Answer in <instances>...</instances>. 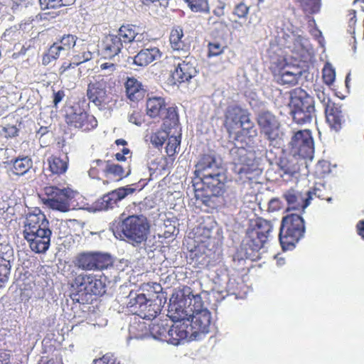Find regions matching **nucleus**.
Wrapping results in <instances>:
<instances>
[{"label": "nucleus", "instance_id": "35", "mask_svg": "<svg viewBox=\"0 0 364 364\" xmlns=\"http://www.w3.org/2000/svg\"><path fill=\"white\" fill-rule=\"evenodd\" d=\"M103 176L105 178L114 181H118L126 176L122 166L112 164L109 161H105Z\"/></svg>", "mask_w": 364, "mask_h": 364}, {"label": "nucleus", "instance_id": "22", "mask_svg": "<svg viewBox=\"0 0 364 364\" xmlns=\"http://www.w3.org/2000/svg\"><path fill=\"white\" fill-rule=\"evenodd\" d=\"M309 197L304 198V196L299 191H297L293 188L287 191L283 197L286 200L287 203V210H301L309 205V200L311 199L310 192H308Z\"/></svg>", "mask_w": 364, "mask_h": 364}, {"label": "nucleus", "instance_id": "6", "mask_svg": "<svg viewBox=\"0 0 364 364\" xmlns=\"http://www.w3.org/2000/svg\"><path fill=\"white\" fill-rule=\"evenodd\" d=\"M42 203L46 207L62 213L73 209L75 193L70 188H60L55 186H48L43 192L38 194Z\"/></svg>", "mask_w": 364, "mask_h": 364}, {"label": "nucleus", "instance_id": "37", "mask_svg": "<svg viewBox=\"0 0 364 364\" xmlns=\"http://www.w3.org/2000/svg\"><path fill=\"white\" fill-rule=\"evenodd\" d=\"M169 327L163 322L153 323L149 328L151 336L157 340L166 342L168 338Z\"/></svg>", "mask_w": 364, "mask_h": 364}, {"label": "nucleus", "instance_id": "39", "mask_svg": "<svg viewBox=\"0 0 364 364\" xmlns=\"http://www.w3.org/2000/svg\"><path fill=\"white\" fill-rule=\"evenodd\" d=\"M136 27L133 24H123L118 30L117 36L123 43H130L135 38Z\"/></svg>", "mask_w": 364, "mask_h": 364}, {"label": "nucleus", "instance_id": "8", "mask_svg": "<svg viewBox=\"0 0 364 364\" xmlns=\"http://www.w3.org/2000/svg\"><path fill=\"white\" fill-rule=\"evenodd\" d=\"M194 308L191 309L192 314L191 320L189 319L188 328L191 336L196 338L200 333H207L210 331L212 318L208 310L202 309L203 304L199 296L194 297Z\"/></svg>", "mask_w": 364, "mask_h": 364}, {"label": "nucleus", "instance_id": "32", "mask_svg": "<svg viewBox=\"0 0 364 364\" xmlns=\"http://www.w3.org/2000/svg\"><path fill=\"white\" fill-rule=\"evenodd\" d=\"M169 42L174 50L188 52L190 49V45L184 38L183 31L180 26L173 28L171 31Z\"/></svg>", "mask_w": 364, "mask_h": 364}, {"label": "nucleus", "instance_id": "38", "mask_svg": "<svg viewBox=\"0 0 364 364\" xmlns=\"http://www.w3.org/2000/svg\"><path fill=\"white\" fill-rule=\"evenodd\" d=\"M170 134V131L163 127L149 135V140L156 149H161Z\"/></svg>", "mask_w": 364, "mask_h": 364}, {"label": "nucleus", "instance_id": "41", "mask_svg": "<svg viewBox=\"0 0 364 364\" xmlns=\"http://www.w3.org/2000/svg\"><path fill=\"white\" fill-rule=\"evenodd\" d=\"M167 139L168 142L166 146V153L168 157L174 158L175 155L178 153L179 146L181 142V134L168 136Z\"/></svg>", "mask_w": 364, "mask_h": 364}, {"label": "nucleus", "instance_id": "15", "mask_svg": "<svg viewBox=\"0 0 364 364\" xmlns=\"http://www.w3.org/2000/svg\"><path fill=\"white\" fill-rule=\"evenodd\" d=\"M77 36L71 34L64 35L60 39L50 46L46 53L43 56V65H48L53 60H56L60 55L69 53L76 45Z\"/></svg>", "mask_w": 364, "mask_h": 364}, {"label": "nucleus", "instance_id": "53", "mask_svg": "<svg viewBox=\"0 0 364 364\" xmlns=\"http://www.w3.org/2000/svg\"><path fill=\"white\" fill-rule=\"evenodd\" d=\"M10 274L9 264L6 261L0 262V282H5Z\"/></svg>", "mask_w": 364, "mask_h": 364}, {"label": "nucleus", "instance_id": "21", "mask_svg": "<svg viewBox=\"0 0 364 364\" xmlns=\"http://www.w3.org/2000/svg\"><path fill=\"white\" fill-rule=\"evenodd\" d=\"M222 169L221 165L217 163L215 155L203 154L196 166L195 173L198 178L212 172L220 171Z\"/></svg>", "mask_w": 364, "mask_h": 364}, {"label": "nucleus", "instance_id": "42", "mask_svg": "<svg viewBox=\"0 0 364 364\" xmlns=\"http://www.w3.org/2000/svg\"><path fill=\"white\" fill-rule=\"evenodd\" d=\"M305 13H318L321 9V0H295Z\"/></svg>", "mask_w": 364, "mask_h": 364}, {"label": "nucleus", "instance_id": "25", "mask_svg": "<svg viewBox=\"0 0 364 364\" xmlns=\"http://www.w3.org/2000/svg\"><path fill=\"white\" fill-rule=\"evenodd\" d=\"M48 168L46 171L50 172L49 176H58L65 174L69 166V158L68 155L63 157L58 155H50L47 159Z\"/></svg>", "mask_w": 364, "mask_h": 364}, {"label": "nucleus", "instance_id": "5", "mask_svg": "<svg viewBox=\"0 0 364 364\" xmlns=\"http://www.w3.org/2000/svg\"><path fill=\"white\" fill-rule=\"evenodd\" d=\"M305 224L303 218L298 214H289L283 217L281 223L279 240L283 250H291L303 237Z\"/></svg>", "mask_w": 364, "mask_h": 364}, {"label": "nucleus", "instance_id": "43", "mask_svg": "<svg viewBox=\"0 0 364 364\" xmlns=\"http://www.w3.org/2000/svg\"><path fill=\"white\" fill-rule=\"evenodd\" d=\"M75 0H39L42 9H57L73 4Z\"/></svg>", "mask_w": 364, "mask_h": 364}, {"label": "nucleus", "instance_id": "57", "mask_svg": "<svg viewBox=\"0 0 364 364\" xmlns=\"http://www.w3.org/2000/svg\"><path fill=\"white\" fill-rule=\"evenodd\" d=\"M3 131L5 134V136L6 137H14L16 136L18 132V128L13 124H6L4 127Z\"/></svg>", "mask_w": 364, "mask_h": 364}, {"label": "nucleus", "instance_id": "20", "mask_svg": "<svg viewBox=\"0 0 364 364\" xmlns=\"http://www.w3.org/2000/svg\"><path fill=\"white\" fill-rule=\"evenodd\" d=\"M33 166V162L31 157L27 155L11 159L6 162L8 171L14 176L21 177L28 173Z\"/></svg>", "mask_w": 364, "mask_h": 364}, {"label": "nucleus", "instance_id": "10", "mask_svg": "<svg viewBox=\"0 0 364 364\" xmlns=\"http://www.w3.org/2000/svg\"><path fill=\"white\" fill-rule=\"evenodd\" d=\"M115 85L114 80L109 77H100L88 83L87 86V97L95 106L101 107L109 102V95Z\"/></svg>", "mask_w": 364, "mask_h": 364}, {"label": "nucleus", "instance_id": "51", "mask_svg": "<svg viewBox=\"0 0 364 364\" xmlns=\"http://www.w3.org/2000/svg\"><path fill=\"white\" fill-rule=\"evenodd\" d=\"M76 66L73 61H65L59 68L58 74L61 77H67L70 75V71L75 69Z\"/></svg>", "mask_w": 364, "mask_h": 364}, {"label": "nucleus", "instance_id": "45", "mask_svg": "<svg viewBox=\"0 0 364 364\" xmlns=\"http://www.w3.org/2000/svg\"><path fill=\"white\" fill-rule=\"evenodd\" d=\"M278 166L284 174L293 176L298 171L297 165L287 158L281 159Z\"/></svg>", "mask_w": 364, "mask_h": 364}, {"label": "nucleus", "instance_id": "18", "mask_svg": "<svg viewBox=\"0 0 364 364\" xmlns=\"http://www.w3.org/2000/svg\"><path fill=\"white\" fill-rule=\"evenodd\" d=\"M136 189L130 186L120 187L113 190L95 201V208L98 210H106L114 208L117 203L134 193Z\"/></svg>", "mask_w": 364, "mask_h": 364}, {"label": "nucleus", "instance_id": "3", "mask_svg": "<svg viewBox=\"0 0 364 364\" xmlns=\"http://www.w3.org/2000/svg\"><path fill=\"white\" fill-rule=\"evenodd\" d=\"M112 232L116 237L132 245L140 244L147 238L149 224L144 217L130 215L113 225Z\"/></svg>", "mask_w": 364, "mask_h": 364}, {"label": "nucleus", "instance_id": "61", "mask_svg": "<svg viewBox=\"0 0 364 364\" xmlns=\"http://www.w3.org/2000/svg\"><path fill=\"white\" fill-rule=\"evenodd\" d=\"M111 360H112L109 358V356L102 355L101 358L94 360V363L92 364H107Z\"/></svg>", "mask_w": 364, "mask_h": 364}, {"label": "nucleus", "instance_id": "54", "mask_svg": "<svg viewBox=\"0 0 364 364\" xmlns=\"http://www.w3.org/2000/svg\"><path fill=\"white\" fill-rule=\"evenodd\" d=\"M129 121L136 125L140 126L144 122V115L141 111H134L129 116Z\"/></svg>", "mask_w": 364, "mask_h": 364}, {"label": "nucleus", "instance_id": "11", "mask_svg": "<svg viewBox=\"0 0 364 364\" xmlns=\"http://www.w3.org/2000/svg\"><path fill=\"white\" fill-rule=\"evenodd\" d=\"M141 289L144 292H148V299L142 311H139V317L144 319L152 320L161 311V299L158 296V294L162 289L159 283H143Z\"/></svg>", "mask_w": 364, "mask_h": 364}, {"label": "nucleus", "instance_id": "33", "mask_svg": "<svg viewBox=\"0 0 364 364\" xmlns=\"http://www.w3.org/2000/svg\"><path fill=\"white\" fill-rule=\"evenodd\" d=\"M166 108L165 99L161 97H150L146 100V112L151 118L159 117Z\"/></svg>", "mask_w": 364, "mask_h": 364}, {"label": "nucleus", "instance_id": "27", "mask_svg": "<svg viewBox=\"0 0 364 364\" xmlns=\"http://www.w3.org/2000/svg\"><path fill=\"white\" fill-rule=\"evenodd\" d=\"M123 44L117 35H108L105 37L102 44V55L105 59H112L117 55L122 50Z\"/></svg>", "mask_w": 364, "mask_h": 364}, {"label": "nucleus", "instance_id": "36", "mask_svg": "<svg viewBox=\"0 0 364 364\" xmlns=\"http://www.w3.org/2000/svg\"><path fill=\"white\" fill-rule=\"evenodd\" d=\"M166 115L163 117L162 127L168 130L175 128L179 122L177 109L173 107L165 108Z\"/></svg>", "mask_w": 364, "mask_h": 364}, {"label": "nucleus", "instance_id": "48", "mask_svg": "<svg viewBox=\"0 0 364 364\" xmlns=\"http://www.w3.org/2000/svg\"><path fill=\"white\" fill-rule=\"evenodd\" d=\"M250 6L240 1L235 4L232 11V15L237 16L239 19H246L249 13Z\"/></svg>", "mask_w": 364, "mask_h": 364}, {"label": "nucleus", "instance_id": "58", "mask_svg": "<svg viewBox=\"0 0 364 364\" xmlns=\"http://www.w3.org/2000/svg\"><path fill=\"white\" fill-rule=\"evenodd\" d=\"M149 36L146 33H139L135 31V38L133 42L141 43V46L149 43Z\"/></svg>", "mask_w": 364, "mask_h": 364}, {"label": "nucleus", "instance_id": "62", "mask_svg": "<svg viewBox=\"0 0 364 364\" xmlns=\"http://www.w3.org/2000/svg\"><path fill=\"white\" fill-rule=\"evenodd\" d=\"M357 232L364 240V220H360L357 223Z\"/></svg>", "mask_w": 364, "mask_h": 364}, {"label": "nucleus", "instance_id": "14", "mask_svg": "<svg viewBox=\"0 0 364 364\" xmlns=\"http://www.w3.org/2000/svg\"><path fill=\"white\" fill-rule=\"evenodd\" d=\"M256 119L261 134L269 144H274L281 136L280 123L276 116L269 111H262L257 114Z\"/></svg>", "mask_w": 364, "mask_h": 364}, {"label": "nucleus", "instance_id": "64", "mask_svg": "<svg viewBox=\"0 0 364 364\" xmlns=\"http://www.w3.org/2000/svg\"><path fill=\"white\" fill-rule=\"evenodd\" d=\"M48 132V127L41 126L38 130L37 131V135H38L40 137L43 136L46 134Z\"/></svg>", "mask_w": 364, "mask_h": 364}, {"label": "nucleus", "instance_id": "46", "mask_svg": "<svg viewBox=\"0 0 364 364\" xmlns=\"http://www.w3.org/2000/svg\"><path fill=\"white\" fill-rule=\"evenodd\" d=\"M190 9L195 12L210 11V6L208 0H186Z\"/></svg>", "mask_w": 364, "mask_h": 364}, {"label": "nucleus", "instance_id": "9", "mask_svg": "<svg viewBox=\"0 0 364 364\" xmlns=\"http://www.w3.org/2000/svg\"><path fill=\"white\" fill-rule=\"evenodd\" d=\"M65 120L70 129H78L83 132L93 130L97 126L96 117L88 114L79 105H74L66 110Z\"/></svg>", "mask_w": 364, "mask_h": 364}, {"label": "nucleus", "instance_id": "63", "mask_svg": "<svg viewBox=\"0 0 364 364\" xmlns=\"http://www.w3.org/2000/svg\"><path fill=\"white\" fill-rule=\"evenodd\" d=\"M104 355L109 356V358L112 359L110 362H108L107 364H121L120 362L117 360V357L112 353H107Z\"/></svg>", "mask_w": 364, "mask_h": 364}, {"label": "nucleus", "instance_id": "49", "mask_svg": "<svg viewBox=\"0 0 364 364\" xmlns=\"http://www.w3.org/2000/svg\"><path fill=\"white\" fill-rule=\"evenodd\" d=\"M323 79L328 85H331L336 79V71L332 66L327 64L323 69Z\"/></svg>", "mask_w": 364, "mask_h": 364}, {"label": "nucleus", "instance_id": "50", "mask_svg": "<svg viewBox=\"0 0 364 364\" xmlns=\"http://www.w3.org/2000/svg\"><path fill=\"white\" fill-rule=\"evenodd\" d=\"M92 58V53L88 51L87 48H84L82 51L79 54H75L73 57L74 65L76 67L78 65L90 60Z\"/></svg>", "mask_w": 364, "mask_h": 364}, {"label": "nucleus", "instance_id": "52", "mask_svg": "<svg viewBox=\"0 0 364 364\" xmlns=\"http://www.w3.org/2000/svg\"><path fill=\"white\" fill-rule=\"evenodd\" d=\"M208 47L209 57L218 56L224 52V48L220 43H209Z\"/></svg>", "mask_w": 364, "mask_h": 364}, {"label": "nucleus", "instance_id": "7", "mask_svg": "<svg viewBox=\"0 0 364 364\" xmlns=\"http://www.w3.org/2000/svg\"><path fill=\"white\" fill-rule=\"evenodd\" d=\"M272 229V223L262 218L251 220L246 231V246L252 251H259L267 242Z\"/></svg>", "mask_w": 364, "mask_h": 364}, {"label": "nucleus", "instance_id": "29", "mask_svg": "<svg viewBox=\"0 0 364 364\" xmlns=\"http://www.w3.org/2000/svg\"><path fill=\"white\" fill-rule=\"evenodd\" d=\"M127 97L132 102H139L145 96L146 90L136 78L127 77L124 82Z\"/></svg>", "mask_w": 364, "mask_h": 364}, {"label": "nucleus", "instance_id": "60", "mask_svg": "<svg viewBox=\"0 0 364 364\" xmlns=\"http://www.w3.org/2000/svg\"><path fill=\"white\" fill-rule=\"evenodd\" d=\"M65 91L63 90H58L56 92L53 93V103L55 106H57L58 103H60L63 99L65 97Z\"/></svg>", "mask_w": 364, "mask_h": 364}, {"label": "nucleus", "instance_id": "40", "mask_svg": "<svg viewBox=\"0 0 364 364\" xmlns=\"http://www.w3.org/2000/svg\"><path fill=\"white\" fill-rule=\"evenodd\" d=\"M255 168L253 165L244 164L241 165H236L235 167V171L238 175L240 180L244 182L248 181H250L254 178Z\"/></svg>", "mask_w": 364, "mask_h": 364}, {"label": "nucleus", "instance_id": "24", "mask_svg": "<svg viewBox=\"0 0 364 364\" xmlns=\"http://www.w3.org/2000/svg\"><path fill=\"white\" fill-rule=\"evenodd\" d=\"M49 224V220L44 213H43L39 208H35L32 212L29 213L26 215L23 233L33 231L36 229L42 228L43 225L45 226Z\"/></svg>", "mask_w": 364, "mask_h": 364}, {"label": "nucleus", "instance_id": "2", "mask_svg": "<svg viewBox=\"0 0 364 364\" xmlns=\"http://www.w3.org/2000/svg\"><path fill=\"white\" fill-rule=\"evenodd\" d=\"M105 291V277L102 274L79 273L70 283V297L81 304H88L92 296H102Z\"/></svg>", "mask_w": 364, "mask_h": 364}, {"label": "nucleus", "instance_id": "19", "mask_svg": "<svg viewBox=\"0 0 364 364\" xmlns=\"http://www.w3.org/2000/svg\"><path fill=\"white\" fill-rule=\"evenodd\" d=\"M325 103V114L326 121L331 129L339 131L345 122V116L341 105L331 99L323 100Z\"/></svg>", "mask_w": 364, "mask_h": 364}, {"label": "nucleus", "instance_id": "30", "mask_svg": "<svg viewBox=\"0 0 364 364\" xmlns=\"http://www.w3.org/2000/svg\"><path fill=\"white\" fill-rule=\"evenodd\" d=\"M161 52L158 48H151L141 50L133 59L134 65L144 67L161 57Z\"/></svg>", "mask_w": 364, "mask_h": 364}, {"label": "nucleus", "instance_id": "1", "mask_svg": "<svg viewBox=\"0 0 364 364\" xmlns=\"http://www.w3.org/2000/svg\"><path fill=\"white\" fill-rule=\"evenodd\" d=\"M225 128L230 135L235 134V139L245 141L247 143L253 140L257 134L254 122L251 120L250 112L240 105L228 106L225 111Z\"/></svg>", "mask_w": 364, "mask_h": 364}, {"label": "nucleus", "instance_id": "55", "mask_svg": "<svg viewBox=\"0 0 364 364\" xmlns=\"http://www.w3.org/2000/svg\"><path fill=\"white\" fill-rule=\"evenodd\" d=\"M13 355L11 350L0 349V364H12Z\"/></svg>", "mask_w": 364, "mask_h": 364}, {"label": "nucleus", "instance_id": "16", "mask_svg": "<svg viewBox=\"0 0 364 364\" xmlns=\"http://www.w3.org/2000/svg\"><path fill=\"white\" fill-rule=\"evenodd\" d=\"M174 59L178 60L177 63H175V69L171 73V77L174 84L189 82L196 75L198 71L193 57L187 55L182 60L180 58L176 57H174Z\"/></svg>", "mask_w": 364, "mask_h": 364}, {"label": "nucleus", "instance_id": "26", "mask_svg": "<svg viewBox=\"0 0 364 364\" xmlns=\"http://www.w3.org/2000/svg\"><path fill=\"white\" fill-rule=\"evenodd\" d=\"M277 81L282 85L294 86L298 83L301 76V72L293 66H287L281 68L278 74L274 75Z\"/></svg>", "mask_w": 364, "mask_h": 364}, {"label": "nucleus", "instance_id": "23", "mask_svg": "<svg viewBox=\"0 0 364 364\" xmlns=\"http://www.w3.org/2000/svg\"><path fill=\"white\" fill-rule=\"evenodd\" d=\"M39 235L37 233L23 234L25 240L28 242L32 251L36 253H45L50 247L52 234Z\"/></svg>", "mask_w": 364, "mask_h": 364}, {"label": "nucleus", "instance_id": "56", "mask_svg": "<svg viewBox=\"0 0 364 364\" xmlns=\"http://www.w3.org/2000/svg\"><path fill=\"white\" fill-rule=\"evenodd\" d=\"M225 1L219 0L213 9V14L218 18H221L225 14Z\"/></svg>", "mask_w": 364, "mask_h": 364}, {"label": "nucleus", "instance_id": "13", "mask_svg": "<svg viewBox=\"0 0 364 364\" xmlns=\"http://www.w3.org/2000/svg\"><path fill=\"white\" fill-rule=\"evenodd\" d=\"M291 151L302 159H311L314 153V144L309 129L299 130L291 137Z\"/></svg>", "mask_w": 364, "mask_h": 364}, {"label": "nucleus", "instance_id": "12", "mask_svg": "<svg viewBox=\"0 0 364 364\" xmlns=\"http://www.w3.org/2000/svg\"><path fill=\"white\" fill-rule=\"evenodd\" d=\"M75 266L83 270H102L112 264L109 254L100 252H83L79 253L75 260Z\"/></svg>", "mask_w": 364, "mask_h": 364}, {"label": "nucleus", "instance_id": "34", "mask_svg": "<svg viewBox=\"0 0 364 364\" xmlns=\"http://www.w3.org/2000/svg\"><path fill=\"white\" fill-rule=\"evenodd\" d=\"M129 301L127 307L135 315L139 316V311H142L147 301L148 296L145 294H136L130 292L128 296Z\"/></svg>", "mask_w": 364, "mask_h": 364}, {"label": "nucleus", "instance_id": "59", "mask_svg": "<svg viewBox=\"0 0 364 364\" xmlns=\"http://www.w3.org/2000/svg\"><path fill=\"white\" fill-rule=\"evenodd\" d=\"M32 232L34 233V235L37 233L39 235H42L44 234L43 232L46 234H52V230H50L49 224L45 226L43 225L42 228L36 229L33 231L26 232L25 234H32Z\"/></svg>", "mask_w": 364, "mask_h": 364}, {"label": "nucleus", "instance_id": "4", "mask_svg": "<svg viewBox=\"0 0 364 364\" xmlns=\"http://www.w3.org/2000/svg\"><path fill=\"white\" fill-rule=\"evenodd\" d=\"M290 107L293 119L299 124L310 123L316 117L314 99L301 87L290 91Z\"/></svg>", "mask_w": 364, "mask_h": 364}, {"label": "nucleus", "instance_id": "47", "mask_svg": "<svg viewBox=\"0 0 364 364\" xmlns=\"http://www.w3.org/2000/svg\"><path fill=\"white\" fill-rule=\"evenodd\" d=\"M105 165V161H103L100 159H97L92 161V164H91V168H90V171H88V176L91 178L100 179V173H103Z\"/></svg>", "mask_w": 364, "mask_h": 364}, {"label": "nucleus", "instance_id": "31", "mask_svg": "<svg viewBox=\"0 0 364 364\" xmlns=\"http://www.w3.org/2000/svg\"><path fill=\"white\" fill-rule=\"evenodd\" d=\"M191 314V309H184L180 302L171 304L168 306V316L176 323H188L189 324Z\"/></svg>", "mask_w": 364, "mask_h": 364}, {"label": "nucleus", "instance_id": "17", "mask_svg": "<svg viewBox=\"0 0 364 364\" xmlns=\"http://www.w3.org/2000/svg\"><path fill=\"white\" fill-rule=\"evenodd\" d=\"M202 181V191L205 192L204 197L210 198L213 196H219L224 190V169L220 171L212 172L199 177Z\"/></svg>", "mask_w": 364, "mask_h": 364}, {"label": "nucleus", "instance_id": "28", "mask_svg": "<svg viewBox=\"0 0 364 364\" xmlns=\"http://www.w3.org/2000/svg\"><path fill=\"white\" fill-rule=\"evenodd\" d=\"M188 326V323L174 322V324L169 327L167 343L177 346L186 339L189 335L191 336Z\"/></svg>", "mask_w": 364, "mask_h": 364}, {"label": "nucleus", "instance_id": "44", "mask_svg": "<svg viewBox=\"0 0 364 364\" xmlns=\"http://www.w3.org/2000/svg\"><path fill=\"white\" fill-rule=\"evenodd\" d=\"M117 68V65L116 63H113L109 61L102 63L100 65V72L103 73V74H100L97 76V78L109 77L112 80L115 81L114 73L116 72Z\"/></svg>", "mask_w": 364, "mask_h": 364}]
</instances>
